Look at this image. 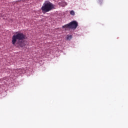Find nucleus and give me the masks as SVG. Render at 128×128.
Returning <instances> with one entry per match:
<instances>
[{
  "mask_svg": "<svg viewBox=\"0 0 128 128\" xmlns=\"http://www.w3.org/2000/svg\"><path fill=\"white\" fill-rule=\"evenodd\" d=\"M16 34H14L12 37V44L14 46L16 44V42L18 40V44L19 46L22 48L24 43H22V40H26V36L22 32H16Z\"/></svg>",
  "mask_w": 128,
  "mask_h": 128,
  "instance_id": "obj_1",
  "label": "nucleus"
},
{
  "mask_svg": "<svg viewBox=\"0 0 128 128\" xmlns=\"http://www.w3.org/2000/svg\"><path fill=\"white\" fill-rule=\"evenodd\" d=\"M54 8V5L50 2L48 1H46L43 6L41 8L42 12L44 14L45 12H50Z\"/></svg>",
  "mask_w": 128,
  "mask_h": 128,
  "instance_id": "obj_2",
  "label": "nucleus"
},
{
  "mask_svg": "<svg viewBox=\"0 0 128 128\" xmlns=\"http://www.w3.org/2000/svg\"><path fill=\"white\" fill-rule=\"evenodd\" d=\"M78 22L76 21H72L70 23L66 24L62 26V28H70L71 30H76V28H78Z\"/></svg>",
  "mask_w": 128,
  "mask_h": 128,
  "instance_id": "obj_3",
  "label": "nucleus"
},
{
  "mask_svg": "<svg viewBox=\"0 0 128 128\" xmlns=\"http://www.w3.org/2000/svg\"><path fill=\"white\" fill-rule=\"evenodd\" d=\"M72 35H70V36L68 35L66 36V40H72Z\"/></svg>",
  "mask_w": 128,
  "mask_h": 128,
  "instance_id": "obj_4",
  "label": "nucleus"
},
{
  "mask_svg": "<svg viewBox=\"0 0 128 128\" xmlns=\"http://www.w3.org/2000/svg\"><path fill=\"white\" fill-rule=\"evenodd\" d=\"M70 14H71V16H74V14H75L74 11L72 10H71L70 12Z\"/></svg>",
  "mask_w": 128,
  "mask_h": 128,
  "instance_id": "obj_5",
  "label": "nucleus"
},
{
  "mask_svg": "<svg viewBox=\"0 0 128 128\" xmlns=\"http://www.w3.org/2000/svg\"><path fill=\"white\" fill-rule=\"evenodd\" d=\"M20 70V69H19V70Z\"/></svg>",
  "mask_w": 128,
  "mask_h": 128,
  "instance_id": "obj_6",
  "label": "nucleus"
}]
</instances>
